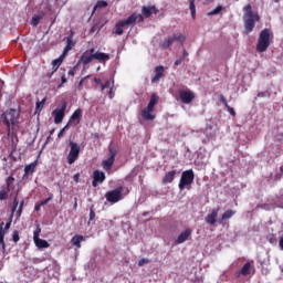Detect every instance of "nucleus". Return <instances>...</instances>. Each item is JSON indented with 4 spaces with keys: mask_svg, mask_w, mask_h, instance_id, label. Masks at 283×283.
Returning <instances> with one entry per match:
<instances>
[{
    "mask_svg": "<svg viewBox=\"0 0 283 283\" xmlns=\"http://www.w3.org/2000/svg\"><path fill=\"white\" fill-rule=\"evenodd\" d=\"M70 52L63 50L62 54L59 56V59H55L57 62L63 63V61H65V56H67Z\"/></svg>",
    "mask_w": 283,
    "mask_h": 283,
    "instance_id": "obj_37",
    "label": "nucleus"
},
{
    "mask_svg": "<svg viewBox=\"0 0 283 283\" xmlns=\"http://www.w3.org/2000/svg\"><path fill=\"white\" fill-rule=\"evenodd\" d=\"M218 213H220V208H214L210 213L206 217V222L208 224H216V218H218Z\"/></svg>",
    "mask_w": 283,
    "mask_h": 283,
    "instance_id": "obj_18",
    "label": "nucleus"
},
{
    "mask_svg": "<svg viewBox=\"0 0 283 283\" xmlns=\"http://www.w3.org/2000/svg\"><path fill=\"white\" fill-rule=\"evenodd\" d=\"M24 201L20 202L19 209H23Z\"/></svg>",
    "mask_w": 283,
    "mask_h": 283,
    "instance_id": "obj_61",
    "label": "nucleus"
},
{
    "mask_svg": "<svg viewBox=\"0 0 283 283\" xmlns=\"http://www.w3.org/2000/svg\"><path fill=\"white\" fill-rule=\"evenodd\" d=\"M41 203H38V205H35V207H34V211H41Z\"/></svg>",
    "mask_w": 283,
    "mask_h": 283,
    "instance_id": "obj_54",
    "label": "nucleus"
},
{
    "mask_svg": "<svg viewBox=\"0 0 283 283\" xmlns=\"http://www.w3.org/2000/svg\"><path fill=\"white\" fill-rule=\"evenodd\" d=\"M35 169H36V163H31L30 165H27L24 167L23 178H25V176H32V174H34Z\"/></svg>",
    "mask_w": 283,
    "mask_h": 283,
    "instance_id": "obj_24",
    "label": "nucleus"
},
{
    "mask_svg": "<svg viewBox=\"0 0 283 283\" xmlns=\"http://www.w3.org/2000/svg\"><path fill=\"white\" fill-rule=\"evenodd\" d=\"M182 61H185L182 57L175 61V66L178 67V65H182Z\"/></svg>",
    "mask_w": 283,
    "mask_h": 283,
    "instance_id": "obj_50",
    "label": "nucleus"
},
{
    "mask_svg": "<svg viewBox=\"0 0 283 283\" xmlns=\"http://www.w3.org/2000/svg\"><path fill=\"white\" fill-rule=\"evenodd\" d=\"M80 61L84 66L90 65V63H92L93 61H98V63H105L106 61H109V54L96 51L94 48H92L81 55Z\"/></svg>",
    "mask_w": 283,
    "mask_h": 283,
    "instance_id": "obj_3",
    "label": "nucleus"
},
{
    "mask_svg": "<svg viewBox=\"0 0 283 283\" xmlns=\"http://www.w3.org/2000/svg\"><path fill=\"white\" fill-rule=\"evenodd\" d=\"M179 98L185 105H189L196 98V95L191 91H179Z\"/></svg>",
    "mask_w": 283,
    "mask_h": 283,
    "instance_id": "obj_15",
    "label": "nucleus"
},
{
    "mask_svg": "<svg viewBox=\"0 0 283 283\" xmlns=\"http://www.w3.org/2000/svg\"><path fill=\"white\" fill-rule=\"evenodd\" d=\"M65 83H67V77H65V70H63V73L61 74V84L59 85V87H62L63 85H65Z\"/></svg>",
    "mask_w": 283,
    "mask_h": 283,
    "instance_id": "obj_38",
    "label": "nucleus"
},
{
    "mask_svg": "<svg viewBox=\"0 0 283 283\" xmlns=\"http://www.w3.org/2000/svg\"><path fill=\"white\" fill-rule=\"evenodd\" d=\"M8 188L6 186H2L0 189V200H7L8 199Z\"/></svg>",
    "mask_w": 283,
    "mask_h": 283,
    "instance_id": "obj_30",
    "label": "nucleus"
},
{
    "mask_svg": "<svg viewBox=\"0 0 283 283\" xmlns=\"http://www.w3.org/2000/svg\"><path fill=\"white\" fill-rule=\"evenodd\" d=\"M234 213H235L234 210H231V209L226 210L219 220V224H222V222H224L226 220L233 218Z\"/></svg>",
    "mask_w": 283,
    "mask_h": 283,
    "instance_id": "obj_23",
    "label": "nucleus"
},
{
    "mask_svg": "<svg viewBox=\"0 0 283 283\" xmlns=\"http://www.w3.org/2000/svg\"><path fill=\"white\" fill-rule=\"evenodd\" d=\"M24 201L20 202L19 209H23Z\"/></svg>",
    "mask_w": 283,
    "mask_h": 283,
    "instance_id": "obj_60",
    "label": "nucleus"
},
{
    "mask_svg": "<svg viewBox=\"0 0 283 283\" xmlns=\"http://www.w3.org/2000/svg\"><path fill=\"white\" fill-rule=\"evenodd\" d=\"M63 41L66 43L64 51L70 52L76 45V41H74V32L71 31V34L64 38Z\"/></svg>",
    "mask_w": 283,
    "mask_h": 283,
    "instance_id": "obj_16",
    "label": "nucleus"
},
{
    "mask_svg": "<svg viewBox=\"0 0 283 283\" xmlns=\"http://www.w3.org/2000/svg\"><path fill=\"white\" fill-rule=\"evenodd\" d=\"M12 240L13 242H19V240H21V238L19 237V230H14L12 233Z\"/></svg>",
    "mask_w": 283,
    "mask_h": 283,
    "instance_id": "obj_39",
    "label": "nucleus"
},
{
    "mask_svg": "<svg viewBox=\"0 0 283 283\" xmlns=\"http://www.w3.org/2000/svg\"><path fill=\"white\" fill-rule=\"evenodd\" d=\"M73 180H74V182H78V180H81V174H75L74 176H73Z\"/></svg>",
    "mask_w": 283,
    "mask_h": 283,
    "instance_id": "obj_49",
    "label": "nucleus"
},
{
    "mask_svg": "<svg viewBox=\"0 0 283 283\" xmlns=\"http://www.w3.org/2000/svg\"><path fill=\"white\" fill-rule=\"evenodd\" d=\"M163 78V75L155 74V76L151 78V83H158Z\"/></svg>",
    "mask_w": 283,
    "mask_h": 283,
    "instance_id": "obj_44",
    "label": "nucleus"
},
{
    "mask_svg": "<svg viewBox=\"0 0 283 283\" xmlns=\"http://www.w3.org/2000/svg\"><path fill=\"white\" fill-rule=\"evenodd\" d=\"M155 72L159 76H165V67L164 66H156Z\"/></svg>",
    "mask_w": 283,
    "mask_h": 283,
    "instance_id": "obj_36",
    "label": "nucleus"
},
{
    "mask_svg": "<svg viewBox=\"0 0 283 283\" xmlns=\"http://www.w3.org/2000/svg\"><path fill=\"white\" fill-rule=\"evenodd\" d=\"M3 222L0 223V247H2V251H6V233L10 230V227H12V220H9L3 229Z\"/></svg>",
    "mask_w": 283,
    "mask_h": 283,
    "instance_id": "obj_12",
    "label": "nucleus"
},
{
    "mask_svg": "<svg viewBox=\"0 0 283 283\" xmlns=\"http://www.w3.org/2000/svg\"><path fill=\"white\" fill-rule=\"evenodd\" d=\"M273 39V32H271V29H263L259 34V40L256 43V52L263 53L269 50L271 46V40Z\"/></svg>",
    "mask_w": 283,
    "mask_h": 283,
    "instance_id": "obj_4",
    "label": "nucleus"
},
{
    "mask_svg": "<svg viewBox=\"0 0 283 283\" xmlns=\"http://www.w3.org/2000/svg\"><path fill=\"white\" fill-rule=\"evenodd\" d=\"M142 14L146 17V19H149L153 14H158V9L156 7H143Z\"/></svg>",
    "mask_w": 283,
    "mask_h": 283,
    "instance_id": "obj_19",
    "label": "nucleus"
},
{
    "mask_svg": "<svg viewBox=\"0 0 283 283\" xmlns=\"http://www.w3.org/2000/svg\"><path fill=\"white\" fill-rule=\"evenodd\" d=\"M52 65H53V67H52V74H54V72H56L57 70H59V67H61V65H62V63L61 62H59V60H53L52 61Z\"/></svg>",
    "mask_w": 283,
    "mask_h": 283,
    "instance_id": "obj_34",
    "label": "nucleus"
},
{
    "mask_svg": "<svg viewBox=\"0 0 283 283\" xmlns=\"http://www.w3.org/2000/svg\"><path fill=\"white\" fill-rule=\"evenodd\" d=\"M158 101H160L158 94L153 93L147 107L142 111L144 120H154L156 118V115L151 114V112H154L156 105H158Z\"/></svg>",
    "mask_w": 283,
    "mask_h": 283,
    "instance_id": "obj_5",
    "label": "nucleus"
},
{
    "mask_svg": "<svg viewBox=\"0 0 283 283\" xmlns=\"http://www.w3.org/2000/svg\"><path fill=\"white\" fill-rule=\"evenodd\" d=\"M136 21L137 23H143L145 19L138 13H133L127 19L117 21L115 23L113 34H116L117 36H123L125 29L129 28V25H136Z\"/></svg>",
    "mask_w": 283,
    "mask_h": 283,
    "instance_id": "obj_1",
    "label": "nucleus"
},
{
    "mask_svg": "<svg viewBox=\"0 0 283 283\" xmlns=\"http://www.w3.org/2000/svg\"><path fill=\"white\" fill-rule=\"evenodd\" d=\"M67 109V102H63L60 108H55L52 112V116H54L55 125H61L63 119L65 118V111Z\"/></svg>",
    "mask_w": 283,
    "mask_h": 283,
    "instance_id": "obj_11",
    "label": "nucleus"
},
{
    "mask_svg": "<svg viewBox=\"0 0 283 283\" xmlns=\"http://www.w3.org/2000/svg\"><path fill=\"white\" fill-rule=\"evenodd\" d=\"M98 8H107V1H105V0H98V1L96 2V4L94 6L93 13H95L96 10H98Z\"/></svg>",
    "mask_w": 283,
    "mask_h": 283,
    "instance_id": "obj_28",
    "label": "nucleus"
},
{
    "mask_svg": "<svg viewBox=\"0 0 283 283\" xmlns=\"http://www.w3.org/2000/svg\"><path fill=\"white\" fill-rule=\"evenodd\" d=\"M23 213V209H21V208H19L18 209V216H19V218H21V214Z\"/></svg>",
    "mask_w": 283,
    "mask_h": 283,
    "instance_id": "obj_59",
    "label": "nucleus"
},
{
    "mask_svg": "<svg viewBox=\"0 0 283 283\" xmlns=\"http://www.w3.org/2000/svg\"><path fill=\"white\" fill-rule=\"evenodd\" d=\"M69 76H74L76 74V67H73L69 71Z\"/></svg>",
    "mask_w": 283,
    "mask_h": 283,
    "instance_id": "obj_51",
    "label": "nucleus"
},
{
    "mask_svg": "<svg viewBox=\"0 0 283 283\" xmlns=\"http://www.w3.org/2000/svg\"><path fill=\"white\" fill-rule=\"evenodd\" d=\"M14 177L13 176H9L7 179H6V185H7V190L8 191H12V189H14Z\"/></svg>",
    "mask_w": 283,
    "mask_h": 283,
    "instance_id": "obj_26",
    "label": "nucleus"
},
{
    "mask_svg": "<svg viewBox=\"0 0 283 283\" xmlns=\"http://www.w3.org/2000/svg\"><path fill=\"white\" fill-rule=\"evenodd\" d=\"M189 8L192 19H196V0H190Z\"/></svg>",
    "mask_w": 283,
    "mask_h": 283,
    "instance_id": "obj_32",
    "label": "nucleus"
},
{
    "mask_svg": "<svg viewBox=\"0 0 283 283\" xmlns=\"http://www.w3.org/2000/svg\"><path fill=\"white\" fill-rule=\"evenodd\" d=\"M54 134V128L50 130V136Z\"/></svg>",
    "mask_w": 283,
    "mask_h": 283,
    "instance_id": "obj_64",
    "label": "nucleus"
},
{
    "mask_svg": "<svg viewBox=\"0 0 283 283\" xmlns=\"http://www.w3.org/2000/svg\"><path fill=\"white\" fill-rule=\"evenodd\" d=\"M33 242L38 249H50V243L44 239H33Z\"/></svg>",
    "mask_w": 283,
    "mask_h": 283,
    "instance_id": "obj_22",
    "label": "nucleus"
},
{
    "mask_svg": "<svg viewBox=\"0 0 283 283\" xmlns=\"http://www.w3.org/2000/svg\"><path fill=\"white\" fill-rule=\"evenodd\" d=\"M222 10H224V7L218 6L216 9H213L210 12H208V17H213L216 14H220V12H222Z\"/></svg>",
    "mask_w": 283,
    "mask_h": 283,
    "instance_id": "obj_31",
    "label": "nucleus"
},
{
    "mask_svg": "<svg viewBox=\"0 0 283 283\" xmlns=\"http://www.w3.org/2000/svg\"><path fill=\"white\" fill-rule=\"evenodd\" d=\"M266 96H271V93H269V91L260 92V93L258 94V97H259V98H264V97H266Z\"/></svg>",
    "mask_w": 283,
    "mask_h": 283,
    "instance_id": "obj_41",
    "label": "nucleus"
},
{
    "mask_svg": "<svg viewBox=\"0 0 283 283\" xmlns=\"http://www.w3.org/2000/svg\"><path fill=\"white\" fill-rule=\"evenodd\" d=\"M42 260L41 259H33V264H41Z\"/></svg>",
    "mask_w": 283,
    "mask_h": 283,
    "instance_id": "obj_55",
    "label": "nucleus"
},
{
    "mask_svg": "<svg viewBox=\"0 0 283 283\" xmlns=\"http://www.w3.org/2000/svg\"><path fill=\"white\" fill-rule=\"evenodd\" d=\"M240 275H242V270L234 273V277H240Z\"/></svg>",
    "mask_w": 283,
    "mask_h": 283,
    "instance_id": "obj_57",
    "label": "nucleus"
},
{
    "mask_svg": "<svg viewBox=\"0 0 283 283\" xmlns=\"http://www.w3.org/2000/svg\"><path fill=\"white\" fill-rule=\"evenodd\" d=\"M108 158L102 161V167L104 171H112V167H114V163H116V156L118 151L116 148H109Z\"/></svg>",
    "mask_w": 283,
    "mask_h": 283,
    "instance_id": "obj_10",
    "label": "nucleus"
},
{
    "mask_svg": "<svg viewBox=\"0 0 283 283\" xmlns=\"http://www.w3.org/2000/svg\"><path fill=\"white\" fill-rule=\"evenodd\" d=\"M14 114H15L14 109H11L1 115V118L8 129H10V125H14V120H15Z\"/></svg>",
    "mask_w": 283,
    "mask_h": 283,
    "instance_id": "obj_13",
    "label": "nucleus"
},
{
    "mask_svg": "<svg viewBox=\"0 0 283 283\" xmlns=\"http://www.w3.org/2000/svg\"><path fill=\"white\" fill-rule=\"evenodd\" d=\"M92 186H93V187H98V181H97L96 179H93Z\"/></svg>",
    "mask_w": 283,
    "mask_h": 283,
    "instance_id": "obj_56",
    "label": "nucleus"
},
{
    "mask_svg": "<svg viewBox=\"0 0 283 283\" xmlns=\"http://www.w3.org/2000/svg\"><path fill=\"white\" fill-rule=\"evenodd\" d=\"M45 101L46 98L44 97L41 102L40 101L36 102L35 114H41V111L45 105Z\"/></svg>",
    "mask_w": 283,
    "mask_h": 283,
    "instance_id": "obj_29",
    "label": "nucleus"
},
{
    "mask_svg": "<svg viewBox=\"0 0 283 283\" xmlns=\"http://www.w3.org/2000/svg\"><path fill=\"white\" fill-rule=\"evenodd\" d=\"M39 235H41V224H36V229L35 231L33 232V240H36L39 239Z\"/></svg>",
    "mask_w": 283,
    "mask_h": 283,
    "instance_id": "obj_35",
    "label": "nucleus"
},
{
    "mask_svg": "<svg viewBox=\"0 0 283 283\" xmlns=\"http://www.w3.org/2000/svg\"><path fill=\"white\" fill-rule=\"evenodd\" d=\"M74 200L75 202H74L73 209H76L78 207V199L75 198Z\"/></svg>",
    "mask_w": 283,
    "mask_h": 283,
    "instance_id": "obj_58",
    "label": "nucleus"
},
{
    "mask_svg": "<svg viewBox=\"0 0 283 283\" xmlns=\"http://www.w3.org/2000/svg\"><path fill=\"white\" fill-rule=\"evenodd\" d=\"M195 178H196V175L193 174L192 169L185 170L181 174V178H180V181H179L180 191H185L186 187H190V185L193 184Z\"/></svg>",
    "mask_w": 283,
    "mask_h": 283,
    "instance_id": "obj_7",
    "label": "nucleus"
},
{
    "mask_svg": "<svg viewBox=\"0 0 283 283\" xmlns=\"http://www.w3.org/2000/svg\"><path fill=\"white\" fill-rule=\"evenodd\" d=\"M71 149L67 156V163L69 165H74L76 160H78V156L81 154V146L77 143L70 142L69 143Z\"/></svg>",
    "mask_w": 283,
    "mask_h": 283,
    "instance_id": "obj_9",
    "label": "nucleus"
},
{
    "mask_svg": "<svg viewBox=\"0 0 283 283\" xmlns=\"http://www.w3.org/2000/svg\"><path fill=\"white\" fill-rule=\"evenodd\" d=\"M219 101L224 105V107H228L229 103H227V97H224V95H220Z\"/></svg>",
    "mask_w": 283,
    "mask_h": 283,
    "instance_id": "obj_40",
    "label": "nucleus"
},
{
    "mask_svg": "<svg viewBox=\"0 0 283 283\" xmlns=\"http://www.w3.org/2000/svg\"><path fill=\"white\" fill-rule=\"evenodd\" d=\"M1 98H3V92H2V90L0 88V101H1Z\"/></svg>",
    "mask_w": 283,
    "mask_h": 283,
    "instance_id": "obj_62",
    "label": "nucleus"
},
{
    "mask_svg": "<svg viewBox=\"0 0 283 283\" xmlns=\"http://www.w3.org/2000/svg\"><path fill=\"white\" fill-rule=\"evenodd\" d=\"M241 274H242L243 276L251 275V263H250V262H247V263L241 268Z\"/></svg>",
    "mask_w": 283,
    "mask_h": 283,
    "instance_id": "obj_27",
    "label": "nucleus"
},
{
    "mask_svg": "<svg viewBox=\"0 0 283 283\" xmlns=\"http://www.w3.org/2000/svg\"><path fill=\"white\" fill-rule=\"evenodd\" d=\"M105 172L101 171V170H95L93 172V179H95L97 182L103 184L105 182Z\"/></svg>",
    "mask_w": 283,
    "mask_h": 283,
    "instance_id": "obj_25",
    "label": "nucleus"
},
{
    "mask_svg": "<svg viewBox=\"0 0 283 283\" xmlns=\"http://www.w3.org/2000/svg\"><path fill=\"white\" fill-rule=\"evenodd\" d=\"M96 218V212H94V209L90 210V220H94Z\"/></svg>",
    "mask_w": 283,
    "mask_h": 283,
    "instance_id": "obj_48",
    "label": "nucleus"
},
{
    "mask_svg": "<svg viewBox=\"0 0 283 283\" xmlns=\"http://www.w3.org/2000/svg\"><path fill=\"white\" fill-rule=\"evenodd\" d=\"M50 200H52V196H50L49 198H46L45 200L41 201L40 205L42 207H44V205H48V202H50Z\"/></svg>",
    "mask_w": 283,
    "mask_h": 283,
    "instance_id": "obj_47",
    "label": "nucleus"
},
{
    "mask_svg": "<svg viewBox=\"0 0 283 283\" xmlns=\"http://www.w3.org/2000/svg\"><path fill=\"white\" fill-rule=\"evenodd\" d=\"M206 3H213V0H206Z\"/></svg>",
    "mask_w": 283,
    "mask_h": 283,
    "instance_id": "obj_63",
    "label": "nucleus"
},
{
    "mask_svg": "<svg viewBox=\"0 0 283 283\" xmlns=\"http://www.w3.org/2000/svg\"><path fill=\"white\" fill-rule=\"evenodd\" d=\"M145 264H149V259H142L138 261V266H145Z\"/></svg>",
    "mask_w": 283,
    "mask_h": 283,
    "instance_id": "obj_42",
    "label": "nucleus"
},
{
    "mask_svg": "<svg viewBox=\"0 0 283 283\" xmlns=\"http://www.w3.org/2000/svg\"><path fill=\"white\" fill-rule=\"evenodd\" d=\"M243 23L245 34H251L255 29V23L260 21V14L253 12V7L251 4H247L243 8Z\"/></svg>",
    "mask_w": 283,
    "mask_h": 283,
    "instance_id": "obj_2",
    "label": "nucleus"
},
{
    "mask_svg": "<svg viewBox=\"0 0 283 283\" xmlns=\"http://www.w3.org/2000/svg\"><path fill=\"white\" fill-rule=\"evenodd\" d=\"M41 19H43V17L41 15H34L31 20V24L33 25V28H36V25H39V23L41 22Z\"/></svg>",
    "mask_w": 283,
    "mask_h": 283,
    "instance_id": "obj_33",
    "label": "nucleus"
},
{
    "mask_svg": "<svg viewBox=\"0 0 283 283\" xmlns=\"http://www.w3.org/2000/svg\"><path fill=\"white\" fill-rule=\"evenodd\" d=\"M105 198L107 202H111V205H116V202H120L123 198V186H119L114 190L107 191L105 193Z\"/></svg>",
    "mask_w": 283,
    "mask_h": 283,
    "instance_id": "obj_8",
    "label": "nucleus"
},
{
    "mask_svg": "<svg viewBox=\"0 0 283 283\" xmlns=\"http://www.w3.org/2000/svg\"><path fill=\"white\" fill-rule=\"evenodd\" d=\"M226 108L228 109V112H229V114L231 115V116H235V109H233V107H231V106H226Z\"/></svg>",
    "mask_w": 283,
    "mask_h": 283,
    "instance_id": "obj_45",
    "label": "nucleus"
},
{
    "mask_svg": "<svg viewBox=\"0 0 283 283\" xmlns=\"http://www.w3.org/2000/svg\"><path fill=\"white\" fill-rule=\"evenodd\" d=\"M176 41H178V43H180L181 45H185V41H187V38L182 33H176L160 42L159 45L160 48H163V50H169V48H171V45H174Z\"/></svg>",
    "mask_w": 283,
    "mask_h": 283,
    "instance_id": "obj_6",
    "label": "nucleus"
},
{
    "mask_svg": "<svg viewBox=\"0 0 283 283\" xmlns=\"http://www.w3.org/2000/svg\"><path fill=\"white\" fill-rule=\"evenodd\" d=\"M111 83L109 81H106L103 85H102V90H105L107 87H109Z\"/></svg>",
    "mask_w": 283,
    "mask_h": 283,
    "instance_id": "obj_52",
    "label": "nucleus"
},
{
    "mask_svg": "<svg viewBox=\"0 0 283 283\" xmlns=\"http://www.w3.org/2000/svg\"><path fill=\"white\" fill-rule=\"evenodd\" d=\"M176 178V170L168 171L164 178L161 179L163 185H169L174 182V179Z\"/></svg>",
    "mask_w": 283,
    "mask_h": 283,
    "instance_id": "obj_20",
    "label": "nucleus"
},
{
    "mask_svg": "<svg viewBox=\"0 0 283 283\" xmlns=\"http://www.w3.org/2000/svg\"><path fill=\"white\" fill-rule=\"evenodd\" d=\"M67 127H70V124H67L65 127H63L60 133L57 134V138H62V136L65 134V129H67Z\"/></svg>",
    "mask_w": 283,
    "mask_h": 283,
    "instance_id": "obj_43",
    "label": "nucleus"
},
{
    "mask_svg": "<svg viewBox=\"0 0 283 283\" xmlns=\"http://www.w3.org/2000/svg\"><path fill=\"white\" fill-rule=\"evenodd\" d=\"M192 231L191 229H186L184 232H181L178 238L176 239V244H182L184 242H187L191 235Z\"/></svg>",
    "mask_w": 283,
    "mask_h": 283,
    "instance_id": "obj_17",
    "label": "nucleus"
},
{
    "mask_svg": "<svg viewBox=\"0 0 283 283\" xmlns=\"http://www.w3.org/2000/svg\"><path fill=\"white\" fill-rule=\"evenodd\" d=\"M17 207H19V200L17 199V196L13 200V208H12V211H17Z\"/></svg>",
    "mask_w": 283,
    "mask_h": 283,
    "instance_id": "obj_46",
    "label": "nucleus"
},
{
    "mask_svg": "<svg viewBox=\"0 0 283 283\" xmlns=\"http://www.w3.org/2000/svg\"><path fill=\"white\" fill-rule=\"evenodd\" d=\"M187 56H189V52H187V50H184V53H182V57L181 59H187Z\"/></svg>",
    "mask_w": 283,
    "mask_h": 283,
    "instance_id": "obj_53",
    "label": "nucleus"
},
{
    "mask_svg": "<svg viewBox=\"0 0 283 283\" xmlns=\"http://www.w3.org/2000/svg\"><path fill=\"white\" fill-rule=\"evenodd\" d=\"M81 242H85V237L81 234H76L71 239L72 245L76 247V249H81Z\"/></svg>",
    "mask_w": 283,
    "mask_h": 283,
    "instance_id": "obj_21",
    "label": "nucleus"
},
{
    "mask_svg": "<svg viewBox=\"0 0 283 283\" xmlns=\"http://www.w3.org/2000/svg\"><path fill=\"white\" fill-rule=\"evenodd\" d=\"M81 118H83V109L77 108L71 115L70 120H69V125H73L74 127H76V125L81 124Z\"/></svg>",
    "mask_w": 283,
    "mask_h": 283,
    "instance_id": "obj_14",
    "label": "nucleus"
}]
</instances>
